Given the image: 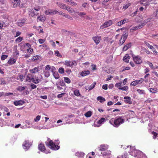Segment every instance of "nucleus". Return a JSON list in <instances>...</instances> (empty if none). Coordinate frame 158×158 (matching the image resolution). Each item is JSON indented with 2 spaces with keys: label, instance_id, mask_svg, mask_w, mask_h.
<instances>
[{
  "label": "nucleus",
  "instance_id": "4d7b16f0",
  "mask_svg": "<svg viewBox=\"0 0 158 158\" xmlns=\"http://www.w3.org/2000/svg\"><path fill=\"white\" fill-rule=\"evenodd\" d=\"M152 134L153 135V138L154 139H155L156 138L157 136L158 135L157 133L154 131L152 132Z\"/></svg>",
  "mask_w": 158,
  "mask_h": 158
},
{
  "label": "nucleus",
  "instance_id": "c9c22d12",
  "mask_svg": "<svg viewBox=\"0 0 158 158\" xmlns=\"http://www.w3.org/2000/svg\"><path fill=\"white\" fill-rule=\"evenodd\" d=\"M96 83L95 82H94L93 84H92L88 88L89 91L93 89L95 87Z\"/></svg>",
  "mask_w": 158,
  "mask_h": 158
},
{
  "label": "nucleus",
  "instance_id": "473e14b6",
  "mask_svg": "<svg viewBox=\"0 0 158 158\" xmlns=\"http://www.w3.org/2000/svg\"><path fill=\"white\" fill-rule=\"evenodd\" d=\"M25 23L21 20H19L18 22V25L19 27H22L23 26Z\"/></svg>",
  "mask_w": 158,
  "mask_h": 158
},
{
  "label": "nucleus",
  "instance_id": "a211bd4d",
  "mask_svg": "<svg viewBox=\"0 0 158 158\" xmlns=\"http://www.w3.org/2000/svg\"><path fill=\"white\" fill-rule=\"evenodd\" d=\"M56 4L59 7L63 9H64V7L66 6V4L60 2H57Z\"/></svg>",
  "mask_w": 158,
  "mask_h": 158
},
{
  "label": "nucleus",
  "instance_id": "de8ad7c7",
  "mask_svg": "<svg viewBox=\"0 0 158 158\" xmlns=\"http://www.w3.org/2000/svg\"><path fill=\"white\" fill-rule=\"evenodd\" d=\"M150 92L153 93H155L157 92V89L156 88H150L149 89Z\"/></svg>",
  "mask_w": 158,
  "mask_h": 158
},
{
  "label": "nucleus",
  "instance_id": "aec40b11",
  "mask_svg": "<svg viewBox=\"0 0 158 158\" xmlns=\"http://www.w3.org/2000/svg\"><path fill=\"white\" fill-rule=\"evenodd\" d=\"M97 99L101 103H103L106 101V99L102 96H98L97 98Z\"/></svg>",
  "mask_w": 158,
  "mask_h": 158
},
{
  "label": "nucleus",
  "instance_id": "f03ea898",
  "mask_svg": "<svg viewBox=\"0 0 158 158\" xmlns=\"http://www.w3.org/2000/svg\"><path fill=\"white\" fill-rule=\"evenodd\" d=\"M56 141L57 142L56 144L52 140H50L49 142L46 143V145L52 150H58L60 148V146L58 145L59 144V140H56Z\"/></svg>",
  "mask_w": 158,
  "mask_h": 158
},
{
  "label": "nucleus",
  "instance_id": "58836bf2",
  "mask_svg": "<svg viewBox=\"0 0 158 158\" xmlns=\"http://www.w3.org/2000/svg\"><path fill=\"white\" fill-rule=\"evenodd\" d=\"M74 94L77 96H79L80 95L79 91L78 89H76L74 91Z\"/></svg>",
  "mask_w": 158,
  "mask_h": 158
},
{
  "label": "nucleus",
  "instance_id": "9b49d317",
  "mask_svg": "<svg viewBox=\"0 0 158 158\" xmlns=\"http://www.w3.org/2000/svg\"><path fill=\"white\" fill-rule=\"evenodd\" d=\"M23 148L25 150H27L29 148L30 144L29 141L26 140L24 141V143L23 144Z\"/></svg>",
  "mask_w": 158,
  "mask_h": 158
},
{
  "label": "nucleus",
  "instance_id": "a18cd8bd",
  "mask_svg": "<svg viewBox=\"0 0 158 158\" xmlns=\"http://www.w3.org/2000/svg\"><path fill=\"white\" fill-rule=\"evenodd\" d=\"M64 81L67 83L69 84L71 82V80L70 79L67 77H64Z\"/></svg>",
  "mask_w": 158,
  "mask_h": 158
},
{
  "label": "nucleus",
  "instance_id": "2f4dec72",
  "mask_svg": "<svg viewBox=\"0 0 158 158\" xmlns=\"http://www.w3.org/2000/svg\"><path fill=\"white\" fill-rule=\"evenodd\" d=\"M45 77H48L50 75L49 70H44V72Z\"/></svg>",
  "mask_w": 158,
  "mask_h": 158
},
{
  "label": "nucleus",
  "instance_id": "49530a36",
  "mask_svg": "<svg viewBox=\"0 0 158 158\" xmlns=\"http://www.w3.org/2000/svg\"><path fill=\"white\" fill-rule=\"evenodd\" d=\"M150 75L149 73L147 74L144 77V78H145L144 81L146 83L148 82V76Z\"/></svg>",
  "mask_w": 158,
  "mask_h": 158
},
{
  "label": "nucleus",
  "instance_id": "412c9836",
  "mask_svg": "<svg viewBox=\"0 0 158 158\" xmlns=\"http://www.w3.org/2000/svg\"><path fill=\"white\" fill-rule=\"evenodd\" d=\"M76 155L80 158H82L84 156L85 154L83 152H77L76 153Z\"/></svg>",
  "mask_w": 158,
  "mask_h": 158
},
{
  "label": "nucleus",
  "instance_id": "4be33fe9",
  "mask_svg": "<svg viewBox=\"0 0 158 158\" xmlns=\"http://www.w3.org/2000/svg\"><path fill=\"white\" fill-rule=\"evenodd\" d=\"M29 15L32 17H34L35 16H37L38 15V13L36 12H35L33 9L31 10L29 12Z\"/></svg>",
  "mask_w": 158,
  "mask_h": 158
},
{
  "label": "nucleus",
  "instance_id": "338daca9",
  "mask_svg": "<svg viewBox=\"0 0 158 158\" xmlns=\"http://www.w3.org/2000/svg\"><path fill=\"white\" fill-rule=\"evenodd\" d=\"M65 94V93H63L59 94L57 95V97L58 98H61L64 95V94Z\"/></svg>",
  "mask_w": 158,
  "mask_h": 158
},
{
  "label": "nucleus",
  "instance_id": "09e8293b",
  "mask_svg": "<svg viewBox=\"0 0 158 158\" xmlns=\"http://www.w3.org/2000/svg\"><path fill=\"white\" fill-rule=\"evenodd\" d=\"M6 84V82L3 78L0 79V85H5Z\"/></svg>",
  "mask_w": 158,
  "mask_h": 158
},
{
  "label": "nucleus",
  "instance_id": "774afa93",
  "mask_svg": "<svg viewBox=\"0 0 158 158\" xmlns=\"http://www.w3.org/2000/svg\"><path fill=\"white\" fill-rule=\"evenodd\" d=\"M40 115H38L36 116V118L34 119L35 122H38L40 120Z\"/></svg>",
  "mask_w": 158,
  "mask_h": 158
},
{
  "label": "nucleus",
  "instance_id": "393cba45",
  "mask_svg": "<svg viewBox=\"0 0 158 158\" xmlns=\"http://www.w3.org/2000/svg\"><path fill=\"white\" fill-rule=\"evenodd\" d=\"M51 71L53 73V76L56 79H57L59 78L60 77L58 73L57 72H54L53 70L52 69L51 70Z\"/></svg>",
  "mask_w": 158,
  "mask_h": 158
},
{
  "label": "nucleus",
  "instance_id": "f8f14e48",
  "mask_svg": "<svg viewBox=\"0 0 158 158\" xmlns=\"http://www.w3.org/2000/svg\"><path fill=\"white\" fill-rule=\"evenodd\" d=\"M39 149L41 151V152H44L47 153H49L50 152H46V149L44 145L42 143H40L38 146Z\"/></svg>",
  "mask_w": 158,
  "mask_h": 158
},
{
  "label": "nucleus",
  "instance_id": "dca6fc26",
  "mask_svg": "<svg viewBox=\"0 0 158 158\" xmlns=\"http://www.w3.org/2000/svg\"><path fill=\"white\" fill-rule=\"evenodd\" d=\"M130 58V56H129L128 54H126L123 58V60L127 63H128L129 61V59Z\"/></svg>",
  "mask_w": 158,
  "mask_h": 158
},
{
  "label": "nucleus",
  "instance_id": "f704fd0d",
  "mask_svg": "<svg viewBox=\"0 0 158 158\" xmlns=\"http://www.w3.org/2000/svg\"><path fill=\"white\" fill-rule=\"evenodd\" d=\"M26 86H19L16 89L18 91H22L24 90Z\"/></svg>",
  "mask_w": 158,
  "mask_h": 158
},
{
  "label": "nucleus",
  "instance_id": "a878e982",
  "mask_svg": "<svg viewBox=\"0 0 158 158\" xmlns=\"http://www.w3.org/2000/svg\"><path fill=\"white\" fill-rule=\"evenodd\" d=\"M90 73V72L88 71H82L81 73V75L83 77L86 76Z\"/></svg>",
  "mask_w": 158,
  "mask_h": 158
},
{
  "label": "nucleus",
  "instance_id": "a19ab883",
  "mask_svg": "<svg viewBox=\"0 0 158 158\" xmlns=\"http://www.w3.org/2000/svg\"><path fill=\"white\" fill-rule=\"evenodd\" d=\"M92 115V112L91 111H89L87 112L85 114V115L87 117H89Z\"/></svg>",
  "mask_w": 158,
  "mask_h": 158
},
{
  "label": "nucleus",
  "instance_id": "4468645a",
  "mask_svg": "<svg viewBox=\"0 0 158 158\" xmlns=\"http://www.w3.org/2000/svg\"><path fill=\"white\" fill-rule=\"evenodd\" d=\"M124 99H125L124 102L126 103L131 104L132 103L131 101V97L129 96H125L124 97Z\"/></svg>",
  "mask_w": 158,
  "mask_h": 158
},
{
  "label": "nucleus",
  "instance_id": "69168bd1",
  "mask_svg": "<svg viewBox=\"0 0 158 158\" xmlns=\"http://www.w3.org/2000/svg\"><path fill=\"white\" fill-rule=\"evenodd\" d=\"M51 69V66L49 65H46L45 68V70H49Z\"/></svg>",
  "mask_w": 158,
  "mask_h": 158
},
{
  "label": "nucleus",
  "instance_id": "72a5a7b5",
  "mask_svg": "<svg viewBox=\"0 0 158 158\" xmlns=\"http://www.w3.org/2000/svg\"><path fill=\"white\" fill-rule=\"evenodd\" d=\"M44 13L46 15H52V10L51 9H48V10H46Z\"/></svg>",
  "mask_w": 158,
  "mask_h": 158
},
{
  "label": "nucleus",
  "instance_id": "603ef678",
  "mask_svg": "<svg viewBox=\"0 0 158 158\" xmlns=\"http://www.w3.org/2000/svg\"><path fill=\"white\" fill-rule=\"evenodd\" d=\"M130 5L131 4L130 3L127 4L123 6V9L124 10H126L130 6Z\"/></svg>",
  "mask_w": 158,
  "mask_h": 158
},
{
  "label": "nucleus",
  "instance_id": "5701e85b",
  "mask_svg": "<svg viewBox=\"0 0 158 158\" xmlns=\"http://www.w3.org/2000/svg\"><path fill=\"white\" fill-rule=\"evenodd\" d=\"M131 43H129L125 45L123 48V50L124 51H126L130 48L131 46Z\"/></svg>",
  "mask_w": 158,
  "mask_h": 158
},
{
  "label": "nucleus",
  "instance_id": "f3484780",
  "mask_svg": "<svg viewBox=\"0 0 158 158\" xmlns=\"http://www.w3.org/2000/svg\"><path fill=\"white\" fill-rule=\"evenodd\" d=\"M16 60L13 58H10L8 61L7 63L9 65H11L14 64L16 63Z\"/></svg>",
  "mask_w": 158,
  "mask_h": 158
},
{
  "label": "nucleus",
  "instance_id": "20e7f679",
  "mask_svg": "<svg viewBox=\"0 0 158 158\" xmlns=\"http://www.w3.org/2000/svg\"><path fill=\"white\" fill-rule=\"evenodd\" d=\"M131 56L132 57V59L134 62L135 64H141L142 62V59L141 57L139 55L135 56L133 54H131Z\"/></svg>",
  "mask_w": 158,
  "mask_h": 158
},
{
  "label": "nucleus",
  "instance_id": "5fc2aeb1",
  "mask_svg": "<svg viewBox=\"0 0 158 158\" xmlns=\"http://www.w3.org/2000/svg\"><path fill=\"white\" fill-rule=\"evenodd\" d=\"M130 84L131 85L135 86L138 84V82H137V80H135L132 82Z\"/></svg>",
  "mask_w": 158,
  "mask_h": 158
},
{
  "label": "nucleus",
  "instance_id": "4c0bfd02",
  "mask_svg": "<svg viewBox=\"0 0 158 158\" xmlns=\"http://www.w3.org/2000/svg\"><path fill=\"white\" fill-rule=\"evenodd\" d=\"M139 28H140V26H139V25L137 26H135V27H133L131 28L130 29V31L131 32H133V31H136V30H137Z\"/></svg>",
  "mask_w": 158,
  "mask_h": 158
},
{
  "label": "nucleus",
  "instance_id": "0e129e2a",
  "mask_svg": "<svg viewBox=\"0 0 158 158\" xmlns=\"http://www.w3.org/2000/svg\"><path fill=\"white\" fill-rule=\"evenodd\" d=\"M67 11L69 13H72L74 11V10L73 9L69 7Z\"/></svg>",
  "mask_w": 158,
  "mask_h": 158
},
{
  "label": "nucleus",
  "instance_id": "ea45409f",
  "mask_svg": "<svg viewBox=\"0 0 158 158\" xmlns=\"http://www.w3.org/2000/svg\"><path fill=\"white\" fill-rule=\"evenodd\" d=\"M23 40V37L19 36L15 40L16 43H19Z\"/></svg>",
  "mask_w": 158,
  "mask_h": 158
},
{
  "label": "nucleus",
  "instance_id": "c85d7f7f",
  "mask_svg": "<svg viewBox=\"0 0 158 158\" xmlns=\"http://www.w3.org/2000/svg\"><path fill=\"white\" fill-rule=\"evenodd\" d=\"M105 121V119L104 118H101L97 122V123L99 124L100 125H101L102 123H103Z\"/></svg>",
  "mask_w": 158,
  "mask_h": 158
},
{
  "label": "nucleus",
  "instance_id": "8fccbe9b",
  "mask_svg": "<svg viewBox=\"0 0 158 158\" xmlns=\"http://www.w3.org/2000/svg\"><path fill=\"white\" fill-rule=\"evenodd\" d=\"M144 44H146L149 48L152 49L153 48L152 46L150 45V44L147 42L144 41Z\"/></svg>",
  "mask_w": 158,
  "mask_h": 158
},
{
  "label": "nucleus",
  "instance_id": "39448f33",
  "mask_svg": "<svg viewBox=\"0 0 158 158\" xmlns=\"http://www.w3.org/2000/svg\"><path fill=\"white\" fill-rule=\"evenodd\" d=\"M39 80L36 79L37 82L35 81V80L34 79V76L31 74H28L26 77V81H27L30 82L32 81L33 83L35 84H37L39 83Z\"/></svg>",
  "mask_w": 158,
  "mask_h": 158
},
{
  "label": "nucleus",
  "instance_id": "7c9ffc66",
  "mask_svg": "<svg viewBox=\"0 0 158 158\" xmlns=\"http://www.w3.org/2000/svg\"><path fill=\"white\" fill-rule=\"evenodd\" d=\"M39 56L38 55H36L35 56H34L32 58L31 60L35 62H37V61L39 60Z\"/></svg>",
  "mask_w": 158,
  "mask_h": 158
},
{
  "label": "nucleus",
  "instance_id": "0eeeda50",
  "mask_svg": "<svg viewBox=\"0 0 158 158\" xmlns=\"http://www.w3.org/2000/svg\"><path fill=\"white\" fill-rule=\"evenodd\" d=\"M64 64L71 68H72L73 66H76L77 65V63L75 60L72 61L65 60V61Z\"/></svg>",
  "mask_w": 158,
  "mask_h": 158
},
{
  "label": "nucleus",
  "instance_id": "3c124183",
  "mask_svg": "<svg viewBox=\"0 0 158 158\" xmlns=\"http://www.w3.org/2000/svg\"><path fill=\"white\" fill-rule=\"evenodd\" d=\"M58 72L61 74H63L64 72V69L63 68H60L58 69Z\"/></svg>",
  "mask_w": 158,
  "mask_h": 158
},
{
  "label": "nucleus",
  "instance_id": "e2e57ef3",
  "mask_svg": "<svg viewBox=\"0 0 158 158\" xmlns=\"http://www.w3.org/2000/svg\"><path fill=\"white\" fill-rule=\"evenodd\" d=\"M137 92L140 94H144V90H141L140 89H138L137 90Z\"/></svg>",
  "mask_w": 158,
  "mask_h": 158
},
{
  "label": "nucleus",
  "instance_id": "c756f323",
  "mask_svg": "<svg viewBox=\"0 0 158 158\" xmlns=\"http://www.w3.org/2000/svg\"><path fill=\"white\" fill-rule=\"evenodd\" d=\"M128 89V86L126 85L124 86H121L118 88V89L119 90H122L123 91H127Z\"/></svg>",
  "mask_w": 158,
  "mask_h": 158
},
{
  "label": "nucleus",
  "instance_id": "79ce46f5",
  "mask_svg": "<svg viewBox=\"0 0 158 158\" xmlns=\"http://www.w3.org/2000/svg\"><path fill=\"white\" fill-rule=\"evenodd\" d=\"M24 76L23 75H19L17 78V80H20L21 81H23L24 79Z\"/></svg>",
  "mask_w": 158,
  "mask_h": 158
},
{
  "label": "nucleus",
  "instance_id": "b1692460",
  "mask_svg": "<svg viewBox=\"0 0 158 158\" xmlns=\"http://www.w3.org/2000/svg\"><path fill=\"white\" fill-rule=\"evenodd\" d=\"M99 148L100 150L102 151H105L107 149V146L105 145H101Z\"/></svg>",
  "mask_w": 158,
  "mask_h": 158
},
{
  "label": "nucleus",
  "instance_id": "bf43d9fd",
  "mask_svg": "<svg viewBox=\"0 0 158 158\" xmlns=\"http://www.w3.org/2000/svg\"><path fill=\"white\" fill-rule=\"evenodd\" d=\"M85 15V13L84 12H78V15L80 16H81V17H83V16Z\"/></svg>",
  "mask_w": 158,
  "mask_h": 158
},
{
  "label": "nucleus",
  "instance_id": "423d86ee",
  "mask_svg": "<svg viewBox=\"0 0 158 158\" xmlns=\"http://www.w3.org/2000/svg\"><path fill=\"white\" fill-rule=\"evenodd\" d=\"M10 1L11 2V6L13 8L18 7L20 4V0H10Z\"/></svg>",
  "mask_w": 158,
  "mask_h": 158
},
{
  "label": "nucleus",
  "instance_id": "9d476101",
  "mask_svg": "<svg viewBox=\"0 0 158 158\" xmlns=\"http://www.w3.org/2000/svg\"><path fill=\"white\" fill-rule=\"evenodd\" d=\"M157 0H142L143 2H146L144 3L146 6H149L150 4H156Z\"/></svg>",
  "mask_w": 158,
  "mask_h": 158
},
{
  "label": "nucleus",
  "instance_id": "cd10ccee",
  "mask_svg": "<svg viewBox=\"0 0 158 158\" xmlns=\"http://www.w3.org/2000/svg\"><path fill=\"white\" fill-rule=\"evenodd\" d=\"M126 20V19H124L118 22L117 23V25L118 26H120L121 25L124 24L125 23Z\"/></svg>",
  "mask_w": 158,
  "mask_h": 158
},
{
  "label": "nucleus",
  "instance_id": "2eb2a0df",
  "mask_svg": "<svg viewBox=\"0 0 158 158\" xmlns=\"http://www.w3.org/2000/svg\"><path fill=\"white\" fill-rule=\"evenodd\" d=\"M24 103L25 102L24 101L20 100L14 102V104L15 106H17L18 105H23Z\"/></svg>",
  "mask_w": 158,
  "mask_h": 158
},
{
  "label": "nucleus",
  "instance_id": "37998d69",
  "mask_svg": "<svg viewBox=\"0 0 158 158\" xmlns=\"http://www.w3.org/2000/svg\"><path fill=\"white\" fill-rule=\"evenodd\" d=\"M102 155L104 156H108L109 155L110 153V152L109 151H107L106 152H103V153H102Z\"/></svg>",
  "mask_w": 158,
  "mask_h": 158
},
{
  "label": "nucleus",
  "instance_id": "7ed1b4c3",
  "mask_svg": "<svg viewBox=\"0 0 158 158\" xmlns=\"http://www.w3.org/2000/svg\"><path fill=\"white\" fill-rule=\"evenodd\" d=\"M128 36V31H126L123 32L121 39L119 40V45H122L125 43L126 40Z\"/></svg>",
  "mask_w": 158,
  "mask_h": 158
},
{
  "label": "nucleus",
  "instance_id": "6e6552de",
  "mask_svg": "<svg viewBox=\"0 0 158 158\" xmlns=\"http://www.w3.org/2000/svg\"><path fill=\"white\" fill-rule=\"evenodd\" d=\"M113 23L112 21L111 20H108L105 22L102 25L100 26V28L103 29L107 27L111 26Z\"/></svg>",
  "mask_w": 158,
  "mask_h": 158
},
{
  "label": "nucleus",
  "instance_id": "e433bc0d",
  "mask_svg": "<svg viewBox=\"0 0 158 158\" xmlns=\"http://www.w3.org/2000/svg\"><path fill=\"white\" fill-rule=\"evenodd\" d=\"M63 16L69 19L70 20H72L73 19V18L68 14L63 13Z\"/></svg>",
  "mask_w": 158,
  "mask_h": 158
},
{
  "label": "nucleus",
  "instance_id": "052dcab7",
  "mask_svg": "<svg viewBox=\"0 0 158 158\" xmlns=\"http://www.w3.org/2000/svg\"><path fill=\"white\" fill-rule=\"evenodd\" d=\"M117 158H127V155L125 154L122 155H119L118 156Z\"/></svg>",
  "mask_w": 158,
  "mask_h": 158
},
{
  "label": "nucleus",
  "instance_id": "c03bdc74",
  "mask_svg": "<svg viewBox=\"0 0 158 158\" xmlns=\"http://www.w3.org/2000/svg\"><path fill=\"white\" fill-rule=\"evenodd\" d=\"M55 53L56 56H57L60 58L62 57V55L58 51L56 50L55 51Z\"/></svg>",
  "mask_w": 158,
  "mask_h": 158
},
{
  "label": "nucleus",
  "instance_id": "ddd939ff",
  "mask_svg": "<svg viewBox=\"0 0 158 158\" xmlns=\"http://www.w3.org/2000/svg\"><path fill=\"white\" fill-rule=\"evenodd\" d=\"M39 67H35L32 69H30V72L32 73H37L40 70L39 69Z\"/></svg>",
  "mask_w": 158,
  "mask_h": 158
},
{
  "label": "nucleus",
  "instance_id": "f257e3e1",
  "mask_svg": "<svg viewBox=\"0 0 158 158\" xmlns=\"http://www.w3.org/2000/svg\"><path fill=\"white\" fill-rule=\"evenodd\" d=\"M124 122V119L122 116L112 118L109 121V123L116 127H118Z\"/></svg>",
  "mask_w": 158,
  "mask_h": 158
},
{
  "label": "nucleus",
  "instance_id": "1a4fd4ad",
  "mask_svg": "<svg viewBox=\"0 0 158 158\" xmlns=\"http://www.w3.org/2000/svg\"><path fill=\"white\" fill-rule=\"evenodd\" d=\"M92 39L96 45L98 44L102 40L100 36H93L92 37Z\"/></svg>",
  "mask_w": 158,
  "mask_h": 158
},
{
  "label": "nucleus",
  "instance_id": "680f3d73",
  "mask_svg": "<svg viewBox=\"0 0 158 158\" xmlns=\"http://www.w3.org/2000/svg\"><path fill=\"white\" fill-rule=\"evenodd\" d=\"M34 9L36 11H39L40 9V7L39 6H35L34 7Z\"/></svg>",
  "mask_w": 158,
  "mask_h": 158
},
{
  "label": "nucleus",
  "instance_id": "6e6d98bb",
  "mask_svg": "<svg viewBox=\"0 0 158 158\" xmlns=\"http://www.w3.org/2000/svg\"><path fill=\"white\" fill-rule=\"evenodd\" d=\"M8 56L7 55H2L1 56V60H3L5 59H6L7 58Z\"/></svg>",
  "mask_w": 158,
  "mask_h": 158
},
{
  "label": "nucleus",
  "instance_id": "bb28decb",
  "mask_svg": "<svg viewBox=\"0 0 158 158\" xmlns=\"http://www.w3.org/2000/svg\"><path fill=\"white\" fill-rule=\"evenodd\" d=\"M150 19H147L146 20H145L144 21V22L143 23H142L141 25H139V26H140V28H141L143 27V26H144L146 23L148 22L150 20Z\"/></svg>",
  "mask_w": 158,
  "mask_h": 158
},
{
  "label": "nucleus",
  "instance_id": "864d4df0",
  "mask_svg": "<svg viewBox=\"0 0 158 158\" xmlns=\"http://www.w3.org/2000/svg\"><path fill=\"white\" fill-rule=\"evenodd\" d=\"M147 63L149 65L150 67L152 69H154V67L153 66V65L152 64V63L149 61H147Z\"/></svg>",
  "mask_w": 158,
  "mask_h": 158
},
{
  "label": "nucleus",
  "instance_id": "6ab92c4d",
  "mask_svg": "<svg viewBox=\"0 0 158 158\" xmlns=\"http://www.w3.org/2000/svg\"><path fill=\"white\" fill-rule=\"evenodd\" d=\"M37 19L38 21H40L43 22L45 21L46 18L44 16H43V15H40L37 17Z\"/></svg>",
  "mask_w": 158,
  "mask_h": 158
},
{
  "label": "nucleus",
  "instance_id": "13d9d810",
  "mask_svg": "<svg viewBox=\"0 0 158 158\" xmlns=\"http://www.w3.org/2000/svg\"><path fill=\"white\" fill-rule=\"evenodd\" d=\"M69 2L72 6H76L77 5V3L76 2L71 0H70Z\"/></svg>",
  "mask_w": 158,
  "mask_h": 158
}]
</instances>
